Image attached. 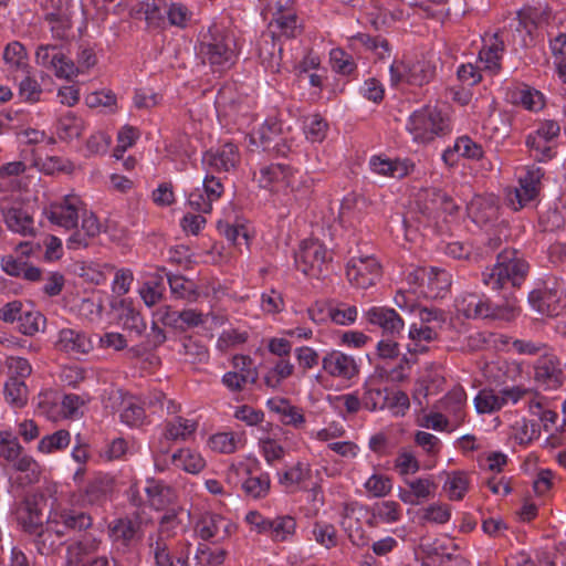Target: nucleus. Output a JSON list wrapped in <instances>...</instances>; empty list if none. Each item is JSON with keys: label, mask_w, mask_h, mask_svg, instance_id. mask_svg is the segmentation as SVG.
<instances>
[{"label": "nucleus", "mask_w": 566, "mask_h": 566, "mask_svg": "<svg viewBox=\"0 0 566 566\" xmlns=\"http://www.w3.org/2000/svg\"><path fill=\"white\" fill-rule=\"evenodd\" d=\"M3 221L7 228L23 237L35 235V222L32 213L23 206H12L2 210Z\"/></svg>", "instance_id": "a211bd4d"}, {"label": "nucleus", "mask_w": 566, "mask_h": 566, "mask_svg": "<svg viewBox=\"0 0 566 566\" xmlns=\"http://www.w3.org/2000/svg\"><path fill=\"white\" fill-rule=\"evenodd\" d=\"M291 174V167L282 164H271L260 169L259 184L269 188L273 182L284 180Z\"/></svg>", "instance_id": "6e6d98bb"}, {"label": "nucleus", "mask_w": 566, "mask_h": 566, "mask_svg": "<svg viewBox=\"0 0 566 566\" xmlns=\"http://www.w3.org/2000/svg\"><path fill=\"white\" fill-rule=\"evenodd\" d=\"M93 518L90 514L72 509L56 507L52 510L45 523V530L34 539L36 551L41 555H50L76 533L90 528Z\"/></svg>", "instance_id": "f257e3e1"}, {"label": "nucleus", "mask_w": 566, "mask_h": 566, "mask_svg": "<svg viewBox=\"0 0 566 566\" xmlns=\"http://www.w3.org/2000/svg\"><path fill=\"white\" fill-rule=\"evenodd\" d=\"M22 453L18 438L8 431L0 432V458L10 464Z\"/></svg>", "instance_id": "680f3d73"}, {"label": "nucleus", "mask_w": 566, "mask_h": 566, "mask_svg": "<svg viewBox=\"0 0 566 566\" xmlns=\"http://www.w3.org/2000/svg\"><path fill=\"white\" fill-rule=\"evenodd\" d=\"M84 203L75 195L65 196L60 202L51 203L46 214L49 220L66 230L77 227L80 212Z\"/></svg>", "instance_id": "9b49d317"}, {"label": "nucleus", "mask_w": 566, "mask_h": 566, "mask_svg": "<svg viewBox=\"0 0 566 566\" xmlns=\"http://www.w3.org/2000/svg\"><path fill=\"white\" fill-rule=\"evenodd\" d=\"M119 322L125 329L135 332L138 336L146 331V323L140 313L125 301L120 302Z\"/></svg>", "instance_id": "58836bf2"}, {"label": "nucleus", "mask_w": 566, "mask_h": 566, "mask_svg": "<svg viewBox=\"0 0 566 566\" xmlns=\"http://www.w3.org/2000/svg\"><path fill=\"white\" fill-rule=\"evenodd\" d=\"M248 476L242 482L244 495L252 500L265 499L271 490V479L268 472L253 474L252 469L247 470Z\"/></svg>", "instance_id": "cd10ccee"}, {"label": "nucleus", "mask_w": 566, "mask_h": 566, "mask_svg": "<svg viewBox=\"0 0 566 566\" xmlns=\"http://www.w3.org/2000/svg\"><path fill=\"white\" fill-rule=\"evenodd\" d=\"M38 65L52 70L56 77L71 78L76 76L78 69L74 62L65 56L55 44H41L35 52Z\"/></svg>", "instance_id": "0eeeda50"}, {"label": "nucleus", "mask_w": 566, "mask_h": 566, "mask_svg": "<svg viewBox=\"0 0 566 566\" xmlns=\"http://www.w3.org/2000/svg\"><path fill=\"white\" fill-rule=\"evenodd\" d=\"M514 104H520L528 111H538L544 105L543 94L527 85L516 88L512 93Z\"/></svg>", "instance_id": "79ce46f5"}, {"label": "nucleus", "mask_w": 566, "mask_h": 566, "mask_svg": "<svg viewBox=\"0 0 566 566\" xmlns=\"http://www.w3.org/2000/svg\"><path fill=\"white\" fill-rule=\"evenodd\" d=\"M475 409L479 413H491L503 408V399L492 389H482L474 399Z\"/></svg>", "instance_id": "603ef678"}, {"label": "nucleus", "mask_w": 566, "mask_h": 566, "mask_svg": "<svg viewBox=\"0 0 566 566\" xmlns=\"http://www.w3.org/2000/svg\"><path fill=\"white\" fill-rule=\"evenodd\" d=\"M297 15L293 12H284L279 9L274 13L272 21L270 22L271 31V46H275V38L294 39L301 33V27L297 23Z\"/></svg>", "instance_id": "4be33fe9"}, {"label": "nucleus", "mask_w": 566, "mask_h": 566, "mask_svg": "<svg viewBox=\"0 0 566 566\" xmlns=\"http://www.w3.org/2000/svg\"><path fill=\"white\" fill-rule=\"evenodd\" d=\"M150 505L156 510L164 509L174 499V490L161 481L148 480L145 488Z\"/></svg>", "instance_id": "c9c22d12"}, {"label": "nucleus", "mask_w": 566, "mask_h": 566, "mask_svg": "<svg viewBox=\"0 0 566 566\" xmlns=\"http://www.w3.org/2000/svg\"><path fill=\"white\" fill-rule=\"evenodd\" d=\"M469 212L475 223L489 224L497 220L499 206L493 198L476 197L471 201Z\"/></svg>", "instance_id": "c756f323"}, {"label": "nucleus", "mask_w": 566, "mask_h": 566, "mask_svg": "<svg viewBox=\"0 0 566 566\" xmlns=\"http://www.w3.org/2000/svg\"><path fill=\"white\" fill-rule=\"evenodd\" d=\"M45 21L50 24L52 36L56 40H66L72 28L69 12H46Z\"/></svg>", "instance_id": "de8ad7c7"}, {"label": "nucleus", "mask_w": 566, "mask_h": 566, "mask_svg": "<svg viewBox=\"0 0 566 566\" xmlns=\"http://www.w3.org/2000/svg\"><path fill=\"white\" fill-rule=\"evenodd\" d=\"M282 133V124L276 118H268L258 128L251 133V143L261 146L264 150L275 148L277 144L272 145Z\"/></svg>", "instance_id": "c85d7f7f"}, {"label": "nucleus", "mask_w": 566, "mask_h": 566, "mask_svg": "<svg viewBox=\"0 0 566 566\" xmlns=\"http://www.w3.org/2000/svg\"><path fill=\"white\" fill-rule=\"evenodd\" d=\"M427 273L428 296L443 298L451 286V274L439 268H430Z\"/></svg>", "instance_id": "72a5a7b5"}, {"label": "nucleus", "mask_w": 566, "mask_h": 566, "mask_svg": "<svg viewBox=\"0 0 566 566\" xmlns=\"http://www.w3.org/2000/svg\"><path fill=\"white\" fill-rule=\"evenodd\" d=\"M82 224L81 229L74 231L67 239V247L70 249L85 248L88 245V240L97 237L101 233V223L93 212L82 210Z\"/></svg>", "instance_id": "b1692460"}, {"label": "nucleus", "mask_w": 566, "mask_h": 566, "mask_svg": "<svg viewBox=\"0 0 566 566\" xmlns=\"http://www.w3.org/2000/svg\"><path fill=\"white\" fill-rule=\"evenodd\" d=\"M139 525L129 518H119L111 527L114 542L128 547L135 541Z\"/></svg>", "instance_id": "4c0bfd02"}, {"label": "nucleus", "mask_w": 566, "mask_h": 566, "mask_svg": "<svg viewBox=\"0 0 566 566\" xmlns=\"http://www.w3.org/2000/svg\"><path fill=\"white\" fill-rule=\"evenodd\" d=\"M534 379L544 390H557L564 384L560 360L554 355L539 357L534 366Z\"/></svg>", "instance_id": "f8f14e48"}, {"label": "nucleus", "mask_w": 566, "mask_h": 566, "mask_svg": "<svg viewBox=\"0 0 566 566\" xmlns=\"http://www.w3.org/2000/svg\"><path fill=\"white\" fill-rule=\"evenodd\" d=\"M505 50L504 41L496 32L492 34L489 42L479 52V59L483 63L484 69L492 74L499 73L501 70V60Z\"/></svg>", "instance_id": "a878e982"}, {"label": "nucleus", "mask_w": 566, "mask_h": 566, "mask_svg": "<svg viewBox=\"0 0 566 566\" xmlns=\"http://www.w3.org/2000/svg\"><path fill=\"white\" fill-rule=\"evenodd\" d=\"M171 440L166 439L161 432L158 439H154L150 442V450L155 463V468L158 471H165L170 465L169 451L171 449Z\"/></svg>", "instance_id": "a18cd8bd"}, {"label": "nucleus", "mask_w": 566, "mask_h": 566, "mask_svg": "<svg viewBox=\"0 0 566 566\" xmlns=\"http://www.w3.org/2000/svg\"><path fill=\"white\" fill-rule=\"evenodd\" d=\"M407 129L413 136V139L421 143H429L437 136L446 135L450 132V123L437 106H424L415 111L407 123Z\"/></svg>", "instance_id": "20e7f679"}, {"label": "nucleus", "mask_w": 566, "mask_h": 566, "mask_svg": "<svg viewBox=\"0 0 566 566\" xmlns=\"http://www.w3.org/2000/svg\"><path fill=\"white\" fill-rule=\"evenodd\" d=\"M407 484L411 488L418 504L432 497L437 490V484L430 478H418L412 481H407Z\"/></svg>", "instance_id": "0e129e2a"}, {"label": "nucleus", "mask_w": 566, "mask_h": 566, "mask_svg": "<svg viewBox=\"0 0 566 566\" xmlns=\"http://www.w3.org/2000/svg\"><path fill=\"white\" fill-rule=\"evenodd\" d=\"M97 548L98 542L95 539L91 542L76 541L66 548L67 563L71 565H80L82 563V566H111L107 556H97L83 563L84 556L95 553Z\"/></svg>", "instance_id": "412c9836"}, {"label": "nucleus", "mask_w": 566, "mask_h": 566, "mask_svg": "<svg viewBox=\"0 0 566 566\" xmlns=\"http://www.w3.org/2000/svg\"><path fill=\"white\" fill-rule=\"evenodd\" d=\"M357 307L354 305H347L345 303H338L331 306L329 319L337 325H349L356 321Z\"/></svg>", "instance_id": "338daca9"}, {"label": "nucleus", "mask_w": 566, "mask_h": 566, "mask_svg": "<svg viewBox=\"0 0 566 566\" xmlns=\"http://www.w3.org/2000/svg\"><path fill=\"white\" fill-rule=\"evenodd\" d=\"M56 347L69 354H87L93 348V345L85 333L64 328L59 333Z\"/></svg>", "instance_id": "393cba45"}, {"label": "nucleus", "mask_w": 566, "mask_h": 566, "mask_svg": "<svg viewBox=\"0 0 566 566\" xmlns=\"http://www.w3.org/2000/svg\"><path fill=\"white\" fill-rule=\"evenodd\" d=\"M268 536L274 542L289 541L296 530V521L291 515H276L271 517Z\"/></svg>", "instance_id": "473e14b6"}, {"label": "nucleus", "mask_w": 566, "mask_h": 566, "mask_svg": "<svg viewBox=\"0 0 566 566\" xmlns=\"http://www.w3.org/2000/svg\"><path fill=\"white\" fill-rule=\"evenodd\" d=\"M163 272L167 276V280H168V283L170 286V291L174 295H176L179 298H187V300H191L195 297V295H196L195 284L191 281L187 280L182 275L170 274L169 272H166L165 269H163Z\"/></svg>", "instance_id": "4d7b16f0"}, {"label": "nucleus", "mask_w": 566, "mask_h": 566, "mask_svg": "<svg viewBox=\"0 0 566 566\" xmlns=\"http://www.w3.org/2000/svg\"><path fill=\"white\" fill-rule=\"evenodd\" d=\"M114 491V480L108 474H97L90 479L80 490V499L88 505L102 506Z\"/></svg>", "instance_id": "dca6fc26"}, {"label": "nucleus", "mask_w": 566, "mask_h": 566, "mask_svg": "<svg viewBox=\"0 0 566 566\" xmlns=\"http://www.w3.org/2000/svg\"><path fill=\"white\" fill-rule=\"evenodd\" d=\"M537 24L531 10H520L516 12L515 31L521 35L520 44L526 46L527 39H532L533 32L536 30Z\"/></svg>", "instance_id": "bf43d9fd"}, {"label": "nucleus", "mask_w": 566, "mask_h": 566, "mask_svg": "<svg viewBox=\"0 0 566 566\" xmlns=\"http://www.w3.org/2000/svg\"><path fill=\"white\" fill-rule=\"evenodd\" d=\"M471 313L470 319L511 322L517 316L518 308L513 300L493 303L484 295L476 294Z\"/></svg>", "instance_id": "1a4fd4ad"}, {"label": "nucleus", "mask_w": 566, "mask_h": 566, "mask_svg": "<svg viewBox=\"0 0 566 566\" xmlns=\"http://www.w3.org/2000/svg\"><path fill=\"white\" fill-rule=\"evenodd\" d=\"M465 401L467 394L464 389L457 387L446 395L442 400V407L447 412L452 413L457 420H462Z\"/></svg>", "instance_id": "3c124183"}, {"label": "nucleus", "mask_w": 566, "mask_h": 566, "mask_svg": "<svg viewBox=\"0 0 566 566\" xmlns=\"http://www.w3.org/2000/svg\"><path fill=\"white\" fill-rule=\"evenodd\" d=\"M18 329L21 334L25 336H33L40 331L44 329L46 318L39 311H24L22 310V315H20L18 319Z\"/></svg>", "instance_id": "ea45409f"}, {"label": "nucleus", "mask_w": 566, "mask_h": 566, "mask_svg": "<svg viewBox=\"0 0 566 566\" xmlns=\"http://www.w3.org/2000/svg\"><path fill=\"white\" fill-rule=\"evenodd\" d=\"M170 464L191 474L199 473L206 465L202 457L191 449H179L170 455Z\"/></svg>", "instance_id": "2f4dec72"}, {"label": "nucleus", "mask_w": 566, "mask_h": 566, "mask_svg": "<svg viewBox=\"0 0 566 566\" xmlns=\"http://www.w3.org/2000/svg\"><path fill=\"white\" fill-rule=\"evenodd\" d=\"M350 512H353V509L346 504L340 524L347 533L350 543L355 546L363 547L368 544V537L366 536L365 531L359 526L358 521H353L349 517Z\"/></svg>", "instance_id": "49530a36"}, {"label": "nucleus", "mask_w": 566, "mask_h": 566, "mask_svg": "<svg viewBox=\"0 0 566 566\" xmlns=\"http://www.w3.org/2000/svg\"><path fill=\"white\" fill-rule=\"evenodd\" d=\"M544 176V171L541 167L530 166L527 167L524 176L520 177V188L515 190L514 197L511 198V202L514 205L516 199L518 206L514 207L515 210L523 208L530 201L534 200L538 193L539 182Z\"/></svg>", "instance_id": "6ab92c4d"}, {"label": "nucleus", "mask_w": 566, "mask_h": 566, "mask_svg": "<svg viewBox=\"0 0 566 566\" xmlns=\"http://www.w3.org/2000/svg\"><path fill=\"white\" fill-rule=\"evenodd\" d=\"M381 275V266L374 256H353L346 265L349 283L358 289H368L376 284Z\"/></svg>", "instance_id": "6e6552de"}, {"label": "nucleus", "mask_w": 566, "mask_h": 566, "mask_svg": "<svg viewBox=\"0 0 566 566\" xmlns=\"http://www.w3.org/2000/svg\"><path fill=\"white\" fill-rule=\"evenodd\" d=\"M332 260V253L317 240H305L295 254V263L305 275L319 277Z\"/></svg>", "instance_id": "39448f33"}, {"label": "nucleus", "mask_w": 566, "mask_h": 566, "mask_svg": "<svg viewBox=\"0 0 566 566\" xmlns=\"http://www.w3.org/2000/svg\"><path fill=\"white\" fill-rule=\"evenodd\" d=\"M312 534L314 539L327 549L337 545V531L333 524L326 522H315Z\"/></svg>", "instance_id": "13d9d810"}, {"label": "nucleus", "mask_w": 566, "mask_h": 566, "mask_svg": "<svg viewBox=\"0 0 566 566\" xmlns=\"http://www.w3.org/2000/svg\"><path fill=\"white\" fill-rule=\"evenodd\" d=\"M195 530L201 539L217 543L229 538L237 525L220 514L206 512L197 521Z\"/></svg>", "instance_id": "9d476101"}, {"label": "nucleus", "mask_w": 566, "mask_h": 566, "mask_svg": "<svg viewBox=\"0 0 566 566\" xmlns=\"http://www.w3.org/2000/svg\"><path fill=\"white\" fill-rule=\"evenodd\" d=\"M331 63L333 70L343 75H349L356 70L353 56L342 49L331 51Z\"/></svg>", "instance_id": "69168bd1"}, {"label": "nucleus", "mask_w": 566, "mask_h": 566, "mask_svg": "<svg viewBox=\"0 0 566 566\" xmlns=\"http://www.w3.org/2000/svg\"><path fill=\"white\" fill-rule=\"evenodd\" d=\"M279 483L290 491H295L300 483L310 476V468L303 462H297L295 465L279 473Z\"/></svg>", "instance_id": "37998d69"}, {"label": "nucleus", "mask_w": 566, "mask_h": 566, "mask_svg": "<svg viewBox=\"0 0 566 566\" xmlns=\"http://www.w3.org/2000/svg\"><path fill=\"white\" fill-rule=\"evenodd\" d=\"M365 317L370 324L380 327L387 336L396 337L405 327L403 319L390 307L373 306L365 313Z\"/></svg>", "instance_id": "f3484780"}, {"label": "nucleus", "mask_w": 566, "mask_h": 566, "mask_svg": "<svg viewBox=\"0 0 566 566\" xmlns=\"http://www.w3.org/2000/svg\"><path fill=\"white\" fill-rule=\"evenodd\" d=\"M420 551L426 555L422 558L420 566H442L443 558V545L439 544L438 541L429 542L426 538L421 539Z\"/></svg>", "instance_id": "e2e57ef3"}, {"label": "nucleus", "mask_w": 566, "mask_h": 566, "mask_svg": "<svg viewBox=\"0 0 566 566\" xmlns=\"http://www.w3.org/2000/svg\"><path fill=\"white\" fill-rule=\"evenodd\" d=\"M71 442V434L67 430L61 429L52 434L43 437L39 444L38 450L42 453H52L55 451L64 450Z\"/></svg>", "instance_id": "09e8293b"}, {"label": "nucleus", "mask_w": 566, "mask_h": 566, "mask_svg": "<svg viewBox=\"0 0 566 566\" xmlns=\"http://www.w3.org/2000/svg\"><path fill=\"white\" fill-rule=\"evenodd\" d=\"M240 161L238 147L232 143H226L217 149H210L202 156V164L208 172H229Z\"/></svg>", "instance_id": "4468645a"}, {"label": "nucleus", "mask_w": 566, "mask_h": 566, "mask_svg": "<svg viewBox=\"0 0 566 566\" xmlns=\"http://www.w3.org/2000/svg\"><path fill=\"white\" fill-rule=\"evenodd\" d=\"M200 54L203 62H208L213 71L227 70L234 63L233 40L224 28L212 24L202 34Z\"/></svg>", "instance_id": "7ed1b4c3"}, {"label": "nucleus", "mask_w": 566, "mask_h": 566, "mask_svg": "<svg viewBox=\"0 0 566 566\" xmlns=\"http://www.w3.org/2000/svg\"><path fill=\"white\" fill-rule=\"evenodd\" d=\"M294 365L290 357L280 358L274 366L265 374L264 384L270 388H277L282 381L291 377L294 373Z\"/></svg>", "instance_id": "a19ab883"}, {"label": "nucleus", "mask_w": 566, "mask_h": 566, "mask_svg": "<svg viewBox=\"0 0 566 566\" xmlns=\"http://www.w3.org/2000/svg\"><path fill=\"white\" fill-rule=\"evenodd\" d=\"M460 157L479 160L483 157L482 146L468 136L459 137L452 147H448L443 151L442 160L449 167H453Z\"/></svg>", "instance_id": "aec40b11"}, {"label": "nucleus", "mask_w": 566, "mask_h": 566, "mask_svg": "<svg viewBox=\"0 0 566 566\" xmlns=\"http://www.w3.org/2000/svg\"><path fill=\"white\" fill-rule=\"evenodd\" d=\"M369 165L374 172L397 179L408 176L415 168V165L409 159L392 160L380 156H373Z\"/></svg>", "instance_id": "5701e85b"}, {"label": "nucleus", "mask_w": 566, "mask_h": 566, "mask_svg": "<svg viewBox=\"0 0 566 566\" xmlns=\"http://www.w3.org/2000/svg\"><path fill=\"white\" fill-rule=\"evenodd\" d=\"M368 207L369 202L364 196L350 192L342 200L339 218L346 221H359Z\"/></svg>", "instance_id": "7c9ffc66"}, {"label": "nucleus", "mask_w": 566, "mask_h": 566, "mask_svg": "<svg viewBox=\"0 0 566 566\" xmlns=\"http://www.w3.org/2000/svg\"><path fill=\"white\" fill-rule=\"evenodd\" d=\"M6 400L17 407L24 405L27 400V386L23 380L11 377L4 385Z\"/></svg>", "instance_id": "052dcab7"}, {"label": "nucleus", "mask_w": 566, "mask_h": 566, "mask_svg": "<svg viewBox=\"0 0 566 566\" xmlns=\"http://www.w3.org/2000/svg\"><path fill=\"white\" fill-rule=\"evenodd\" d=\"M469 480L464 472L453 471L447 474L443 490L452 501L462 500L468 491Z\"/></svg>", "instance_id": "c03bdc74"}, {"label": "nucleus", "mask_w": 566, "mask_h": 566, "mask_svg": "<svg viewBox=\"0 0 566 566\" xmlns=\"http://www.w3.org/2000/svg\"><path fill=\"white\" fill-rule=\"evenodd\" d=\"M196 422L182 417H176L165 423L163 433L166 439H170L172 442L185 441L196 431Z\"/></svg>", "instance_id": "e433bc0d"}, {"label": "nucleus", "mask_w": 566, "mask_h": 566, "mask_svg": "<svg viewBox=\"0 0 566 566\" xmlns=\"http://www.w3.org/2000/svg\"><path fill=\"white\" fill-rule=\"evenodd\" d=\"M41 502H43L41 495H28L21 501L17 510V520L22 530L30 535H35V539L38 534L45 530L42 523Z\"/></svg>", "instance_id": "ddd939ff"}, {"label": "nucleus", "mask_w": 566, "mask_h": 566, "mask_svg": "<svg viewBox=\"0 0 566 566\" xmlns=\"http://www.w3.org/2000/svg\"><path fill=\"white\" fill-rule=\"evenodd\" d=\"M11 467L20 474L13 480V483L20 488H25L35 484L40 480V465L28 454L21 453L12 463Z\"/></svg>", "instance_id": "bb28decb"}, {"label": "nucleus", "mask_w": 566, "mask_h": 566, "mask_svg": "<svg viewBox=\"0 0 566 566\" xmlns=\"http://www.w3.org/2000/svg\"><path fill=\"white\" fill-rule=\"evenodd\" d=\"M85 128V123L73 112H66L62 115L56 125V134L62 140H72L78 138Z\"/></svg>", "instance_id": "f704fd0d"}, {"label": "nucleus", "mask_w": 566, "mask_h": 566, "mask_svg": "<svg viewBox=\"0 0 566 566\" xmlns=\"http://www.w3.org/2000/svg\"><path fill=\"white\" fill-rule=\"evenodd\" d=\"M27 57L24 45L18 41H13L4 48L3 60L10 69L24 70L28 66Z\"/></svg>", "instance_id": "8fccbe9b"}, {"label": "nucleus", "mask_w": 566, "mask_h": 566, "mask_svg": "<svg viewBox=\"0 0 566 566\" xmlns=\"http://www.w3.org/2000/svg\"><path fill=\"white\" fill-rule=\"evenodd\" d=\"M528 263L516 250H503L497 254L496 263L482 273V281L493 290L504 289L509 283L520 286L527 275Z\"/></svg>", "instance_id": "f03ea898"}, {"label": "nucleus", "mask_w": 566, "mask_h": 566, "mask_svg": "<svg viewBox=\"0 0 566 566\" xmlns=\"http://www.w3.org/2000/svg\"><path fill=\"white\" fill-rule=\"evenodd\" d=\"M322 368L327 375L346 380L353 379L359 373L355 358L340 350L326 353L322 358Z\"/></svg>", "instance_id": "2eb2a0df"}, {"label": "nucleus", "mask_w": 566, "mask_h": 566, "mask_svg": "<svg viewBox=\"0 0 566 566\" xmlns=\"http://www.w3.org/2000/svg\"><path fill=\"white\" fill-rule=\"evenodd\" d=\"M388 401L389 391L387 388L367 386L361 397L363 406L370 411L384 409Z\"/></svg>", "instance_id": "5fc2aeb1"}, {"label": "nucleus", "mask_w": 566, "mask_h": 566, "mask_svg": "<svg viewBox=\"0 0 566 566\" xmlns=\"http://www.w3.org/2000/svg\"><path fill=\"white\" fill-rule=\"evenodd\" d=\"M144 408L133 400L124 402V409L120 412V420L129 427H139L145 420Z\"/></svg>", "instance_id": "774afa93"}, {"label": "nucleus", "mask_w": 566, "mask_h": 566, "mask_svg": "<svg viewBox=\"0 0 566 566\" xmlns=\"http://www.w3.org/2000/svg\"><path fill=\"white\" fill-rule=\"evenodd\" d=\"M328 130L327 122L318 114L308 116L304 122V133L312 143H321Z\"/></svg>", "instance_id": "864d4df0"}, {"label": "nucleus", "mask_w": 566, "mask_h": 566, "mask_svg": "<svg viewBox=\"0 0 566 566\" xmlns=\"http://www.w3.org/2000/svg\"><path fill=\"white\" fill-rule=\"evenodd\" d=\"M390 81L392 85L407 83L422 86L428 84L436 75V66L426 60L411 63L395 62L390 65Z\"/></svg>", "instance_id": "423d86ee"}]
</instances>
